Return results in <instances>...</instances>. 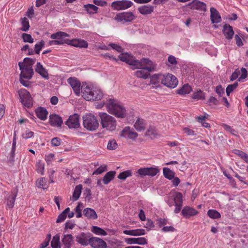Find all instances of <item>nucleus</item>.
<instances>
[{"label": "nucleus", "mask_w": 248, "mask_h": 248, "mask_svg": "<svg viewBox=\"0 0 248 248\" xmlns=\"http://www.w3.org/2000/svg\"><path fill=\"white\" fill-rule=\"evenodd\" d=\"M138 65H135L132 69H139L135 73V75L138 78L146 79L150 75V72L154 71L155 65L149 59L143 58L138 62Z\"/></svg>", "instance_id": "1"}, {"label": "nucleus", "mask_w": 248, "mask_h": 248, "mask_svg": "<svg viewBox=\"0 0 248 248\" xmlns=\"http://www.w3.org/2000/svg\"><path fill=\"white\" fill-rule=\"evenodd\" d=\"M108 111L118 118H124L125 116L126 110L120 105L119 102L115 99L110 98L106 103Z\"/></svg>", "instance_id": "2"}, {"label": "nucleus", "mask_w": 248, "mask_h": 248, "mask_svg": "<svg viewBox=\"0 0 248 248\" xmlns=\"http://www.w3.org/2000/svg\"><path fill=\"white\" fill-rule=\"evenodd\" d=\"M81 90L83 97L87 100H99L103 96L101 90L96 87L82 85Z\"/></svg>", "instance_id": "3"}, {"label": "nucleus", "mask_w": 248, "mask_h": 248, "mask_svg": "<svg viewBox=\"0 0 248 248\" xmlns=\"http://www.w3.org/2000/svg\"><path fill=\"white\" fill-rule=\"evenodd\" d=\"M99 116L103 128L111 131L116 129L117 124L115 118L105 112L99 113Z\"/></svg>", "instance_id": "4"}, {"label": "nucleus", "mask_w": 248, "mask_h": 248, "mask_svg": "<svg viewBox=\"0 0 248 248\" xmlns=\"http://www.w3.org/2000/svg\"><path fill=\"white\" fill-rule=\"evenodd\" d=\"M82 119L83 126L87 130L94 131L98 127V121L93 114H87L83 116Z\"/></svg>", "instance_id": "5"}, {"label": "nucleus", "mask_w": 248, "mask_h": 248, "mask_svg": "<svg viewBox=\"0 0 248 248\" xmlns=\"http://www.w3.org/2000/svg\"><path fill=\"white\" fill-rule=\"evenodd\" d=\"M69 34L63 31H58L50 35V38L55 40V45H61L67 44L69 45V39H65Z\"/></svg>", "instance_id": "6"}, {"label": "nucleus", "mask_w": 248, "mask_h": 248, "mask_svg": "<svg viewBox=\"0 0 248 248\" xmlns=\"http://www.w3.org/2000/svg\"><path fill=\"white\" fill-rule=\"evenodd\" d=\"M162 84L170 88H175L177 84L178 80L176 77L171 74L167 75L162 74Z\"/></svg>", "instance_id": "7"}, {"label": "nucleus", "mask_w": 248, "mask_h": 248, "mask_svg": "<svg viewBox=\"0 0 248 248\" xmlns=\"http://www.w3.org/2000/svg\"><path fill=\"white\" fill-rule=\"evenodd\" d=\"M19 69L21 70L20 78H25L26 79H31L33 75V70L32 66L25 65L23 63H18Z\"/></svg>", "instance_id": "8"}, {"label": "nucleus", "mask_w": 248, "mask_h": 248, "mask_svg": "<svg viewBox=\"0 0 248 248\" xmlns=\"http://www.w3.org/2000/svg\"><path fill=\"white\" fill-rule=\"evenodd\" d=\"M19 95L21 102L25 107L30 108L32 105V98L29 92L25 89L21 90L19 92Z\"/></svg>", "instance_id": "9"}, {"label": "nucleus", "mask_w": 248, "mask_h": 248, "mask_svg": "<svg viewBox=\"0 0 248 248\" xmlns=\"http://www.w3.org/2000/svg\"><path fill=\"white\" fill-rule=\"evenodd\" d=\"M133 4V3L131 1L122 0L112 2L111 6L114 10L120 11L130 8Z\"/></svg>", "instance_id": "10"}, {"label": "nucleus", "mask_w": 248, "mask_h": 248, "mask_svg": "<svg viewBox=\"0 0 248 248\" xmlns=\"http://www.w3.org/2000/svg\"><path fill=\"white\" fill-rule=\"evenodd\" d=\"M135 18L132 12H123L116 15L114 19L117 22H122L123 23L131 22Z\"/></svg>", "instance_id": "11"}, {"label": "nucleus", "mask_w": 248, "mask_h": 248, "mask_svg": "<svg viewBox=\"0 0 248 248\" xmlns=\"http://www.w3.org/2000/svg\"><path fill=\"white\" fill-rule=\"evenodd\" d=\"M79 116L75 113L69 116L65 124L69 128L77 129L80 126Z\"/></svg>", "instance_id": "12"}, {"label": "nucleus", "mask_w": 248, "mask_h": 248, "mask_svg": "<svg viewBox=\"0 0 248 248\" xmlns=\"http://www.w3.org/2000/svg\"><path fill=\"white\" fill-rule=\"evenodd\" d=\"M91 236L90 233L81 232L76 236V241L82 246H87L90 244Z\"/></svg>", "instance_id": "13"}, {"label": "nucleus", "mask_w": 248, "mask_h": 248, "mask_svg": "<svg viewBox=\"0 0 248 248\" xmlns=\"http://www.w3.org/2000/svg\"><path fill=\"white\" fill-rule=\"evenodd\" d=\"M90 245L93 248H107V244L102 239L97 237H91Z\"/></svg>", "instance_id": "14"}, {"label": "nucleus", "mask_w": 248, "mask_h": 248, "mask_svg": "<svg viewBox=\"0 0 248 248\" xmlns=\"http://www.w3.org/2000/svg\"><path fill=\"white\" fill-rule=\"evenodd\" d=\"M121 61L125 62L133 67L135 65H138V60H135L132 56L128 53H122L119 56Z\"/></svg>", "instance_id": "15"}, {"label": "nucleus", "mask_w": 248, "mask_h": 248, "mask_svg": "<svg viewBox=\"0 0 248 248\" xmlns=\"http://www.w3.org/2000/svg\"><path fill=\"white\" fill-rule=\"evenodd\" d=\"M49 123L52 126L61 127L63 124V121L61 116L53 113L49 116Z\"/></svg>", "instance_id": "16"}, {"label": "nucleus", "mask_w": 248, "mask_h": 248, "mask_svg": "<svg viewBox=\"0 0 248 248\" xmlns=\"http://www.w3.org/2000/svg\"><path fill=\"white\" fill-rule=\"evenodd\" d=\"M67 82L70 85L77 95L80 94V82L75 77H70L68 78Z\"/></svg>", "instance_id": "17"}, {"label": "nucleus", "mask_w": 248, "mask_h": 248, "mask_svg": "<svg viewBox=\"0 0 248 248\" xmlns=\"http://www.w3.org/2000/svg\"><path fill=\"white\" fill-rule=\"evenodd\" d=\"M121 136L126 139L135 140L138 137V134L131 130L129 127H125L123 129L121 133Z\"/></svg>", "instance_id": "18"}, {"label": "nucleus", "mask_w": 248, "mask_h": 248, "mask_svg": "<svg viewBox=\"0 0 248 248\" xmlns=\"http://www.w3.org/2000/svg\"><path fill=\"white\" fill-rule=\"evenodd\" d=\"M189 7L191 9H195L202 11H206V6L205 3L198 0H194L188 4Z\"/></svg>", "instance_id": "19"}, {"label": "nucleus", "mask_w": 248, "mask_h": 248, "mask_svg": "<svg viewBox=\"0 0 248 248\" xmlns=\"http://www.w3.org/2000/svg\"><path fill=\"white\" fill-rule=\"evenodd\" d=\"M198 212L192 207L186 206H185L181 211L182 216L186 218H189L191 216L196 215Z\"/></svg>", "instance_id": "20"}, {"label": "nucleus", "mask_w": 248, "mask_h": 248, "mask_svg": "<svg viewBox=\"0 0 248 248\" xmlns=\"http://www.w3.org/2000/svg\"><path fill=\"white\" fill-rule=\"evenodd\" d=\"M35 71L39 74L43 78L48 79L49 78L48 73L46 69L40 62H38L36 65Z\"/></svg>", "instance_id": "21"}, {"label": "nucleus", "mask_w": 248, "mask_h": 248, "mask_svg": "<svg viewBox=\"0 0 248 248\" xmlns=\"http://www.w3.org/2000/svg\"><path fill=\"white\" fill-rule=\"evenodd\" d=\"M223 33L225 38L228 40H231L232 38L234 35V31L232 27L229 24H225L223 26L222 30Z\"/></svg>", "instance_id": "22"}, {"label": "nucleus", "mask_w": 248, "mask_h": 248, "mask_svg": "<svg viewBox=\"0 0 248 248\" xmlns=\"http://www.w3.org/2000/svg\"><path fill=\"white\" fill-rule=\"evenodd\" d=\"M210 18L212 23H218L221 22V18L219 12L214 7L210 8Z\"/></svg>", "instance_id": "23"}, {"label": "nucleus", "mask_w": 248, "mask_h": 248, "mask_svg": "<svg viewBox=\"0 0 248 248\" xmlns=\"http://www.w3.org/2000/svg\"><path fill=\"white\" fill-rule=\"evenodd\" d=\"M126 242L128 244H137L144 245L147 244V240L144 237L128 238L126 239Z\"/></svg>", "instance_id": "24"}, {"label": "nucleus", "mask_w": 248, "mask_h": 248, "mask_svg": "<svg viewBox=\"0 0 248 248\" xmlns=\"http://www.w3.org/2000/svg\"><path fill=\"white\" fill-rule=\"evenodd\" d=\"M69 45L81 48H87L88 44L87 42L83 40L74 39L69 40Z\"/></svg>", "instance_id": "25"}, {"label": "nucleus", "mask_w": 248, "mask_h": 248, "mask_svg": "<svg viewBox=\"0 0 248 248\" xmlns=\"http://www.w3.org/2000/svg\"><path fill=\"white\" fill-rule=\"evenodd\" d=\"M35 113L37 116L41 120L44 121L46 119L48 112L45 108L38 107L35 110Z\"/></svg>", "instance_id": "26"}, {"label": "nucleus", "mask_w": 248, "mask_h": 248, "mask_svg": "<svg viewBox=\"0 0 248 248\" xmlns=\"http://www.w3.org/2000/svg\"><path fill=\"white\" fill-rule=\"evenodd\" d=\"M83 215L89 219H96L97 218V215L94 210L90 208H86L83 210Z\"/></svg>", "instance_id": "27"}, {"label": "nucleus", "mask_w": 248, "mask_h": 248, "mask_svg": "<svg viewBox=\"0 0 248 248\" xmlns=\"http://www.w3.org/2000/svg\"><path fill=\"white\" fill-rule=\"evenodd\" d=\"M73 237L71 234H67L63 235L62 238V242L64 245V248H70L72 245Z\"/></svg>", "instance_id": "28"}, {"label": "nucleus", "mask_w": 248, "mask_h": 248, "mask_svg": "<svg viewBox=\"0 0 248 248\" xmlns=\"http://www.w3.org/2000/svg\"><path fill=\"white\" fill-rule=\"evenodd\" d=\"M140 13L143 15L150 14L154 11V7L149 5L140 6L138 8Z\"/></svg>", "instance_id": "29"}, {"label": "nucleus", "mask_w": 248, "mask_h": 248, "mask_svg": "<svg viewBox=\"0 0 248 248\" xmlns=\"http://www.w3.org/2000/svg\"><path fill=\"white\" fill-rule=\"evenodd\" d=\"M116 171H110L107 172L105 176H104L102 181L104 184L107 185L114 178L115 174H116Z\"/></svg>", "instance_id": "30"}, {"label": "nucleus", "mask_w": 248, "mask_h": 248, "mask_svg": "<svg viewBox=\"0 0 248 248\" xmlns=\"http://www.w3.org/2000/svg\"><path fill=\"white\" fill-rule=\"evenodd\" d=\"M82 189V186L81 184L76 186L71 199L73 201H76L79 199L81 193Z\"/></svg>", "instance_id": "31"}, {"label": "nucleus", "mask_w": 248, "mask_h": 248, "mask_svg": "<svg viewBox=\"0 0 248 248\" xmlns=\"http://www.w3.org/2000/svg\"><path fill=\"white\" fill-rule=\"evenodd\" d=\"M171 197L173 199L174 204L183 205V195L181 192H175L172 195Z\"/></svg>", "instance_id": "32"}, {"label": "nucleus", "mask_w": 248, "mask_h": 248, "mask_svg": "<svg viewBox=\"0 0 248 248\" xmlns=\"http://www.w3.org/2000/svg\"><path fill=\"white\" fill-rule=\"evenodd\" d=\"M192 91L191 87L188 84L184 85L179 90L177 91V93L181 95L188 94Z\"/></svg>", "instance_id": "33"}, {"label": "nucleus", "mask_w": 248, "mask_h": 248, "mask_svg": "<svg viewBox=\"0 0 248 248\" xmlns=\"http://www.w3.org/2000/svg\"><path fill=\"white\" fill-rule=\"evenodd\" d=\"M134 127L138 131L144 130L145 127V121L143 119H138L134 124Z\"/></svg>", "instance_id": "34"}, {"label": "nucleus", "mask_w": 248, "mask_h": 248, "mask_svg": "<svg viewBox=\"0 0 248 248\" xmlns=\"http://www.w3.org/2000/svg\"><path fill=\"white\" fill-rule=\"evenodd\" d=\"M85 10L89 14H93L96 13L98 8L95 5L92 4H87L84 5Z\"/></svg>", "instance_id": "35"}, {"label": "nucleus", "mask_w": 248, "mask_h": 248, "mask_svg": "<svg viewBox=\"0 0 248 248\" xmlns=\"http://www.w3.org/2000/svg\"><path fill=\"white\" fill-rule=\"evenodd\" d=\"M51 246L52 248H61L60 242V235L58 234H56L53 237L51 242Z\"/></svg>", "instance_id": "36"}, {"label": "nucleus", "mask_w": 248, "mask_h": 248, "mask_svg": "<svg viewBox=\"0 0 248 248\" xmlns=\"http://www.w3.org/2000/svg\"><path fill=\"white\" fill-rule=\"evenodd\" d=\"M162 74H155L151 77L150 83L152 84L157 85L159 83H162Z\"/></svg>", "instance_id": "37"}, {"label": "nucleus", "mask_w": 248, "mask_h": 248, "mask_svg": "<svg viewBox=\"0 0 248 248\" xmlns=\"http://www.w3.org/2000/svg\"><path fill=\"white\" fill-rule=\"evenodd\" d=\"M163 173L164 177L169 180H171L174 177V172L168 168L163 169Z\"/></svg>", "instance_id": "38"}, {"label": "nucleus", "mask_w": 248, "mask_h": 248, "mask_svg": "<svg viewBox=\"0 0 248 248\" xmlns=\"http://www.w3.org/2000/svg\"><path fill=\"white\" fill-rule=\"evenodd\" d=\"M91 231L93 233H94L97 235L105 236L107 234V232L105 230H104L103 229H102L99 227L95 226H93L92 227Z\"/></svg>", "instance_id": "39"}, {"label": "nucleus", "mask_w": 248, "mask_h": 248, "mask_svg": "<svg viewBox=\"0 0 248 248\" xmlns=\"http://www.w3.org/2000/svg\"><path fill=\"white\" fill-rule=\"evenodd\" d=\"M207 215L211 218L217 219L221 217L220 214L216 210L210 209L207 211Z\"/></svg>", "instance_id": "40"}, {"label": "nucleus", "mask_w": 248, "mask_h": 248, "mask_svg": "<svg viewBox=\"0 0 248 248\" xmlns=\"http://www.w3.org/2000/svg\"><path fill=\"white\" fill-rule=\"evenodd\" d=\"M209 115L208 114L206 115V116H197L195 117L196 120L200 123L202 124V126L208 128L210 127V124L206 123L205 121V118L206 117L208 116Z\"/></svg>", "instance_id": "41"}, {"label": "nucleus", "mask_w": 248, "mask_h": 248, "mask_svg": "<svg viewBox=\"0 0 248 248\" xmlns=\"http://www.w3.org/2000/svg\"><path fill=\"white\" fill-rule=\"evenodd\" d=\"M21 23L22 27L21 28V30L24 31H27L30 28L29 22L26 17H23L21 18Z\"/></svg>", "instance_id": "42"}, {"label": "nucleus", "mask_w": 248, "mask_h": 248, "mask_svg": "<svg viewBox=\"0 0 248 248\" xmlns=\"http://www.w3.org/2000/svg\"><path fill=\"white\" fill-rule=\"evenodd\" d=\"M118 147V144L116 140L114 139L110 140L108 141L107 148L109 150H114Z\"/></svg>", "instance_id": "43"}, {"label": "nucleus", "mask_w": 248, "mask_h": 248, "mask_svg": "<svg viewBox=\"0 0 248 248\" xmlns=\"http://www.w3.org/2000/svg\"><path fill=\"white\" fill-rule=\"evenodd\" d=\"M132 175L131 171L127 170L120 173L118 176V178L121 180H124L127 177Z\"/></svg>", "instance_id": "44"}, {"label": "nucleus", "mask_w": 248, "mask_h": 248, "mask_svg": "<svg viewBox=\"0 0 248 248\" xmlns=\"http://www.w3.org/2000/svg\"><path fill=\"white\" fill-rule=\"evenodd\" d=\"M147 171L148 176L153 177L156 175L159 172V170L157 167H147Z\"/></svg>", "instance_id": "45"}, {"label": "nucleus", "mask_w": 248, "mask_h": 248, "mask_svg": "<svg viewBox=\"0 0 248 248\" xmlns=\"http://www.w3.org/2000/svg\"><path fill=\"white\" fill-rule=\"evenodd\" d=\"M192 98L194 99L202 100L204 99V93L201 90L198 91L193 94Z\"/></svg>", "instance_id": "46"}, {"label": "nucleus", "mask_w": 248, "mask_h": 248, "mask_svg": "<svg viewBox=\"0 0 248 248\" xmlns=\"http://www.w3.org/2000/svg\"><path fill=\"white\" fill-rule=\"evenodd\" d=\"M44 46L45 42L43 40H41L38 43L36 44L34 46L35 54H39L40 53V50L42 49Z\"/></svg>", "instance_id": "47"}, {"label": "nucleus", "mask_w": 248, "mask_h": 248, "mask_svg": "<svg viewBox=\"0 0 248 248\" xmlns=\"http://www.w3.org/2000/svg\"><path fill=\"white\" fill-rule=\"evenodd\" d=\"M16 195H12L9 196L7 199V204L10 208H12L14 207L15 204V202L16 199Z\"/></svg>", "instance_id": "48"}, {"label": "nucleus", "mask_w": 248, "mask_h": 248, "mask_svg": "<svg viewBox=\"0 0 248 248\" xmlns=\"http://www.w3.org/2000/svg\"><path fill=\"white\" fill-rule=\"evenodd\" d=\"M22 38L24 42L32 43L34 41V39L28 33H23L22 34Z\"/></svg>", "instance_id": "49"}, {"label": "nucleus", "mask_w": 248, "mask_h": 248, "mask_svg": "<svg viewBox=\"0 0 248 248\" xmlns=\"http://www.w3.org/2000/svg\"><path fill=\"white\" fill-rule=\"evenodd\" d=\"M238 86V82H236L232 84H230L228 85L226 92L228 96L230 95L231 93H232L237 87Z\"/></svg>", "instance_id": "50"}, {"label": "nucleus", "mask_w": 248, "mask_h": 248, "mask_svg": "<svg viewBox=\"0 0 248 248\" xmlns=\"http://www.w3.org/2000/svg\"><path fill=\"white\" fill-rule=\"evenodd\" d=\"M234 153L240 156L242 159H243L246 162H248V155H247L243 151L235 150L234 151Z\"/></svg>", "instance_id": "51"}, {"label": "nucleus", "mask_w": 248, "mask_h": 248, "mask_svg": "<svg viewBox=\"0 0 248 248\" xmlns=\"http://www.w3.org/2000/svg\"><path fill=\"white\" fill-rule=\"evenodd\" d=\"M51 238V234L50 233L47 234L44 241L42 244H41L40 248H45L49 244V241H50Z\"/></svg>", "instance_id": "52"}, {"label": "nucleus", "mask_w": 248, "mask_h": 248, "mask_svg": "<svg viewBox=\"0 0 248 248\" xmlns=\"http://www.w3.org/2000/svg\"><path fill=\"white\" fill-rule=\"evenodd\" d=\"M146 135L150 136L152 138H155V136L156 135L155 128L153 126H150L146 132Z\"/></svg>", "instance_id": "53"}, {"label": "nucleus", "mask_w": 248, "mask_h": 248, "mask_svg": "<svg viewBox=\"0 0 248 248\" xmlns=\"http://www.w3.org/2000/svg\"><path fill=\"white\" fill-rule=\"evenodd\" d=\"M37 170L38 173H41V175L44 174V165L40 161H38L36 163Z\"/></svg>", "instance_id": "54"}, {"label": "nucleus", "mask_w": 248, "mask_h": 248, "mask_svg": "<svg viewBox=\"0 0 248 248\" xmlns=\"http://www.w3.org/2000/svg\"><path fill=\"white\" fill-rule=\"evenodd\" d=\"M35 60H33L30 58H25L24 59L23 63L25 65H28L32 66V65L34 63Z\"/></svg>", "instance_id": "55"}, {"label": "nucleus", "mask_w": 248, "mask_h": 248, "mask_svg": "<svg viewBox=\"0 0 248 248\" xmlns=\"http://www.w3.org/2000/svg\"><path fill=\"white\" fill-rule=\"evenodd\" d=\"M147 168H140L137 171V173L139 174L141 177L148 175Z\"/></svg>", "instance_id": "56"}, {"label": "nucleus", "mask_w": 248, "mask_h": 248, "mask_svg": "<svg viewBox=\"0 0 248 248\" xmlns=\"http://www.w3.org/2000/svg\"><path fill=\"white\" fill-rule=\"evenodd\" d=\"M80 206H82V204L81 203H79L75 208V211L77 213L76 217L77 218H79L82 216Z\"/></svg>", "instance_id": "57"}, {"label": "nucleus", "mask_w": 248, "mask_h": 248, "mask_svg": "<svg viewBox=\"0 0 248 248\" xmlns=\"http://www.w3.org/2000/svg\"><path fill=\"white\" fill-rule=\"evenodd\" d=\"M109 46L111 47L113 49L116 50L118 52H121L123 50V48L121 46L116 44L110 43L109 44Z\"/></svg>", "instance_id": "58"}, {"label": "nucleus", "mask_w": 248, "mask_h": 248, "mask_svg": "<svg viewBox=\"0 0 248 248\" xmlns=\"http://www.w3.org/2000/svg\"><path fill=\"white\" fill-rule=\"evenodd\" d=\"M51 144L53 146H58L61 143V140L58 138H53L51 141Z\"/></svg>", "instance_id": "59"}, {"label": "nucleus", "mask_w": 248, "mask_h": 248, "mask_svg": "<svg viewBox=\"0 0 248 248\" xmlns=\"http://www.w3.org/2000/svg\"><path fill=\"white\" fill-rule=\"evenodd\" d=\"M16 147V139L15 137H14L13 140L12 148V150L11 152V157L12 158H13L15 156Z\"/></svg>", "instance_id": "60"}, {"label": "nucleus", "mask_w": 248, "mask_h": 248, "mask_svg": "<svg viewBox=\"0 0 248 248\" xmlns=\"http://www.w3.org/2000/svg\"><path fill=\"white\" fill-rule=\"evenodd\" d=\"M107 166H104V167L101 166L95 170L93 174H100L105 171Z\"/></svg>", "instance_id": "61"}, {"label": "nucleus", "mask_w": 248, "mask_h": 248, "mask_svg": "<svg viewBox=\"0 0 248 248\" xmlns=\"http://www.w3.org/2000/svg\"><path fill=\"white\" fill-rule=\"evenodd\" d=\"M240 74V71L238 69H236L235 71L232 73L231 77H230V80L231 81H233L235 79H236L239 76V75Z\"/></svg>", "instance_id": "62"}, {"label": "nucleus", "mask_w": 248, "mask_h": 248, "mask_svg": "<svg viewBox=\"0 0 248 248\" xmlns=\"http://www.w3.org/2000/svg\"><path fill=\"white\" fill-rule=\"evenodd\" d=\"M67 215L64 214V213H61L59 216L56 220L57 223H60L63 221L66 217Z\"/></svg>", "instance_id": "63"}, {"label": "nucleus", "mask_w": 248, "mask_h": 248, "mask_svg": "<svg viewBox=\"0 0 248 248\" xmlns=\"http://www.w3.org/2000/svg\"><path fill=\"white\" fill-rule=\"evenodd\" d=\"M94 4L97 6H105L107 4V2L106 1L102 0H93Z\"/></svg>", "instance_id": "64"}]
</instances>
